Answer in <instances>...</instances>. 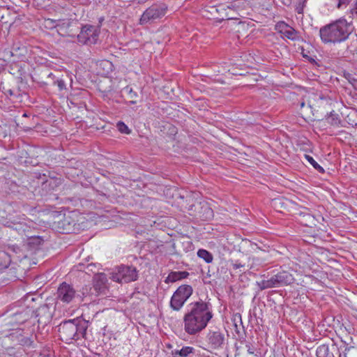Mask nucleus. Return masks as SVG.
I'll use <instances>...</instances> for the list:
<instances>
[{
    "mask_svg": "<svg viewBox=\"0 0 357 357\" xmlns=\"http://www.w3.org/2000/svg\"><path fill=\"white\" fill-rule=\"evenodd\" d=\"M303 218H306L307 220H313V217L311 216L310 214H306L303 215Z\"/></svg>",
    "mask_w": 357,
    "mask_h": 357,
    "instance_id": "nucleus-39",
    "label": "nucleus"
},
{
    "mask_svg": "<svg viewBox=\"0 0 357 357\" xmlns=\"http://www.w3.org/2000/svg\"><path fill=\"white\" fill-rule=\"evenodd\" d=\"M193 291L190 285H181L173 294L170 300V307L173 310L179 311Z\"/></svg>",
    "mask_w": 357,
    "mask_h": 357,
    "instance_id": "nucleus-7",
    "label": "nucleus"
},
{
    "mask_svg": "<svg viewBox=\"0 0 357 357\" xmlns=\"http://www.w3.org/2000/svg\"><path fill=\"white\" fill-rule=\"evenodd\" d=\"M239 1H234L230 3L228 6L220 5L216 8V10L218 13H223V11H225V13L222 16V19L225 17L227 19L236 18V17L233 16L231 12L239 7Z\"/></svg>",
    "mask_w": 357,
    "mask_h": 357,
    "instance_id": "nucleus-16",
    "label": "nucleus"
},
{
    "mask_svg": "<svg viewBox=\"0 0 357 357\" xmlns=\"http://www.w3.org/2000/svg\"><path fill=\"white\" fill-rule=\"evenodd\" d=\"M36 317H38V322L40 324H47L52 318L53 312L51 310V305L44 303L38 307L33 312Z\"/></svg>",
    "mask_w": 357,
    "mask_h": 357,
    "instance_id": "nucleus-13",
    "label": "nucleus"
},
{
    "mask_svg": "<svg viewBox=\"0 0 357 357\" xmlns=\"http://www.w3.org/2000/svg\"><path fill=\"white\" fill-rule=\"evenodd\" d=\"M209 303L199 301L192 303L190 309L184 315V329L189 335H196L204 330L213 317Z\"/></svg>",
    "mask_w": 357,
    "mask_h": 357,
    "instance_id": "nucleus-1",
    "label": "nucleus"
},
{
    "mask_svg": "<svg viewBox=\"0 0 357 357\" xmlns=\"http://www.w3.org/2000/svg\"><path fill=\"white\" fill-rule=\"evenodd\" d=\"M138 271L132 266L121 265L117 269V272L113 273L112 279L119 283H128L137 280Z\"/></svg>",
    "mask_w": 357,
    "mask_h": 357,
    "instance_id": "nucleus-8",
    "label": "nucleus"
},
{
    "mask_svg": "<svg viewBox=\"0 0 357 357\" xmlns=\"http://www.w3.org/2000/svg\"><path fill=\"white\" fill-rule=\"evenodd\" d=\"M173 355H178L181 357H193L195 354V349L192 347H183L181 349L172 351Z\"/></svg>",
    "mask_w": 357,
    "mask_h": 357,
    "instance_id": "nucleus-20",
    "label": "nucleus"
},
{
    "mask_svg": "<svg viewBox=\"0 0 357 357\" xmlns=\"http://www.w3.org/2000/svg\"><path fill=\"white\" fill-rule=\"evenodd\" d=\"M225 335L220 330H210L206 335L208 346L211 349L222 348L225 343Z\"/></svg>",
    "mask_w": 357,
    "mask_h": 357,
    "instance_id": "nucleus-11",
    "label": "nucleus"
},
{
    "mask_svg": "<svg viewBox=\"0 0 357 357\" xmlns=\"http://www.w3.org/2000/svg\"><path fill=\"white\" fill-rule=\"evenodd\" d=\"M90 323L81 318L68 319L61 322L59 326V333L61 340L67 344L73 340H87V329Z\"/></svg>",
    "mask_w": 357,
    "mask_h": 357,
    "instance_id": "nucleus-3",
    "label": "nucleus"
},
{
    "mask_svg": "<svg viewBox=\"0 0 357 357\" xmlns=\"http://www.w3.org/2000/svg\"><path fill=\"white\" fill-rule=\"evenodd\" d=\"M326 121L329 124L336 126H339L341 123L339 114L335 113L334 112H330V114L326 117Z\"/></svg>",
    "mask_w": 357,
    "mask_h": 357,
    "instance_id": "nucleus-26",
    "label": "nucleus"
},
{
    "mask_svg": "<svg viewBox=\"0 0 357 357\" xmlns=\"http://www.w3.org/2000/svg\"><path fill=\"white\" fill-rule=\"evenodd\" d=\"M332 6L340 10L345 8L351 1V0H328Z\"/></svg>",
    "mask_w": 357,
    "mask_h": 357,
    "instance_id": "nucleus-25",
    "label": "nucleus"
},
{
    "mask_svg": "<svg viewBox=\"0 0 357 357\" xmlns=\"http://www.w3.org/2000/svg\"><path fill=\"white\" fill-rule=\"evenodd\" d=\"M64 24H65V23H64V22H63V23H62V24H61L56 23V24H53V26H54L55 28H56V29H57V31L59 33V31H60L61 30H62V29L64 27V26H63Z\"/></svg>",
    "mask_w": 357,
    "mask_h": 357,
    "instance_id": "nucleus-36",
    "label": "nucleus"
},
{
    "mask_svg": "<svg viewBox=\"0 0 357 357\" xmlns=\"http://www.w3.org/2000/svg\"><path fill=\"white\" fill-rule=\"evenodd\" d=\"M80 296L79 291L73 285L66 282L59 284L56 293V302H61L64 305L78 302L77 299H79Z\"/></svg>",
    "mask_w": 357,
    "mask_h": 357,
    "instance_id": "nucleus-5",
    "label": "nucleus"
},
{
    "mask_svg": "<svg viewBox=\"0 0 357 357\" xmlns=\"http://www.w3.org/2000/svg\"><path fill=\"white\" fill-rule=\"evenodd\" d=\"M91 290V288L89 286H85L84 287H82V289L81 291V294H80V298L79 299H77V301L78 302H82L84 301V298L87 297L88 296H89V291Z\"/></svg>",
    "mask_w": 357,
    "mask_h": 357,
    "instance_id": "nucleus-31",
    "label": "nucleus"
},
{
    "mask_svg": "<svg viewBox=\"0 0 357 357\" xmlns=\"http://www.w3.org/2000/svg\"><path fill=\"white\" fill-rule=\"evenodd\" d=\"M123 96L126 97L128 99V102L130 105H134L137 103L136 99L138 97V94L137 92L132 90V88L130 86H126L122 90Z\"/></svg>",
    "mask_w": 357,
    "mask_h": 357,
    "instance_id": "nucleus-19",
    "label": "nucleus"
},
{
    "mask_svg": "<svg viewBox=\"0 0 357 357\" xmlns=\"http://www.w3.org/2000/svg\"><path fill=\"white\" fill-rule=\"evenodd\" d=\"M167 9V6L164 3L153 4L146 9L142 15L139 19V24L145 25L155 22L157 20L165 15Z\"/></svg>",
    "mask_w": 357,
    "mask_h": 357,
    "instance_id": "nucleus-6",
    "label": "nucleus"
},
{
    "mask_svg": "<svg viewBox=\"0 0 357 357\" xmlns=\"http://www.w3.org/2000/svg\"><path fill=\"white\" fill-rule=\"evenodd\" d=\"M51 22H52V24H54V23H56V21H55V20H52V21H51Z\"/></svg>",
    "mask_w": 357,
    "mask_h": 357,
    "instance_id": "nucleus-45",
    "label": "nucleus"
},
{
    "mask_svg": "<svg viewBox=\"0 0 357 357\" xmlns=\"http://www.w3.org/2000/svg\"><path fill=\"white\" fill-rule=\"evenodd\" d=\"M104 63H105V65H107V66H112V63H109V62H108L107 61H104Z\"/></svg>",
    "mask_w": 357,
    "mask_h": 357,
    "instance_id": "nucleus-43",
    "label": "nucleus"
},
{
    "mask_svg": "<svg viewBox=\"0 0 357 357\" xmlns=\"http://www.w3.org/2000/svg\"><path fill=\"white\" fill-rule=\"evenodd\" d=\"M201 211L199 212V217L205 221L211 220L213 217V211L207 204H204L200 206Z\"/></svg>",
    "mask_w": 357,
    "mask_h": 357,
    "instance_id": "nucleus-21",
    "label": "nucleus"
},
{
    "mask_svg": "<svg viewBox=\"0 0 357 357\" xmlns=\"http://www.w3.org/2000/svg\"><path fill=\"white\" fill-rule=\"evenodd\" d=\"M100 26L86 24L82 26L79 33L77 35L79 43L85 45L96 44L99 38Z\"/></svg>",
    "mask_w": 357,
    "mask_h": 357,
    "instance_id": "nucleus-9",
    "label": "nucleus"
},
{
    "mask_svg": "<svg viewBox=\"0 0 357 357\" xmlns=\"http://www.w3.org/2000/svg\"><path fill=\"white\" fill-rule=\"evenodd\" d=\"M22 70H23V68H22V67H20V68H19V72L20 73V78L22 79V75H23V73H21V71H22Z\"/></svg>",
    "mask_w": 357,
    "mask_h": 357,
    "instance_id": "nucleus-41",
    "label": "nucleus"
},
{
    "mask_svg": "<svg viewBox=\"0 0 357 357\" xmlns=\"http://www.w3.org/2000/svg\"><path fill=\"white\" fill-rule=\"evenodd\" d=\"M31 301H35V298H31Z\"/></svg>",
    "mask_w": 357,
    "mask_h": 357,
    "instance_id": "nucleus-46",
    "label": "nucleus"
},
{
    "mask_svg": "<svg viewBox=\"0 0 357 357\" xmlns=\"http://www.w3.org/2000/svg\"><path fill=\"white\" fill-rule=\"evenodd\" d=\"M305 159L309 162V163L319 173H324V169L322 167H321L314 160V158L309 155H305Z\"/></svg>",
    "mask_w": 357,
    "mask_h": 357,
    "instance_id": "nucleus-29",
    "label": "nucleus"
},
{
    "mask_svg": "<svg viewBox=\"0 0 357 357\" xmlns=\"http://www.w3.org/2000/svg\"><path fill=\"white\" fill-rule=\"evenodd\" d=\"M350 13L352 16L356 15L357 17V1L354 3L352 8H351Z\"/></svg>",
    "mask_w": 357,
    "mask_h": 357,
    "instance_id": "nucleus-35",
    "label": "nucleus"
},
{
    "mask_svg": "<svg viewBox=\"0 0 357 357\" xmlns=\"http://www.w3.org/2000/svg\"><path fill=\"white\" fill-rule=\"evenodd\" d=\"M44 242L43 237L39 236H33L27 239V244L31 248L38 249Z\"/></svg>",
    "mask_w": 357,
    "mask_h": 357,
    "instance_id": "nucleus-24",
    "label": "nucleus"
},
{
    "mask_svg": "<svg viewBox=\"0 0 357 357\" xmlns=\"http://www.w3.org/2000/svg\"><path fill=\"white\" fill-rule=\"evenodd\" d=\"M47 78L51 79L52 81V84L53 85H56L59 90L60 91H62L63 90H66V81L62 79V78H58L55 76V75H54L53 73H50L48 76H47Z\"/></svg>",
    "mask_w": 357,
    "mask_h": 357,
    "instance_id": "nucleus-23",
    "label": "nucleus"
},
{
    "mask_svg": "<svg viewBox=\"0 0 357 357\" xmlns=\"http://www.w3.org/2000/svg\"><path fill=\"white\" fill-rule=\"evenodd\" d=\"M189 273L187 271H172L165 278V283H172L178 280L188 278Z\"/></svg>",
    "mask_w": 357,
    "mask_h": 357,
    "instance_id": "nucleus-18",
    "label": "nucleus"
},
{
    "mask_svg": "<svg viewBox=\"0 0 357 357\" xmlns=\"http://www.w3.org/2000/svg\"><path fill=\"white\" fill-rule=\"evenodd\" d=\"M116 128L120 132L123 134H130L131 132L128 126L126 125L123 121H119L116 123Z\"/></svg>",
    "mask_w": 357,
    "mask_h": 357,
    "instance_id": "nucleus-30",
    "label": "nucleus"
},
{
    "mask_svg": "<svg viewBox=\"0 0 357 357\" xmlns=\"http://www.w3.org/2000/svg\"><path fill=\"white\" fill-rule=\"evenodd\" d=\"M34 310L27 307L20 312L14 314L15 321L19 324H23L29 320L33 314Z\"/></svg>",
    "mask_w": 357,
    "mask_h": 357,
    "instance_id": "nucleus-17",
    "label": "nucleus"
},
{
    "mask_svg": "<svg viewBox=\"0 0 357 357\" xmlns=\"http://www.w3.org/2000/svg\"><path fill=\"white\" fill-rule=\"evenodd\" d=\"M296 10L298 13H303V8L301 7H297Z\"/></svg>",
    "mask_w": 357,
    "mask_h": 357,
    "instance_id": "nucleus-40",
    "label": "nucleus"
},
{
    "mask_svg": "<svg viewBox=\"0 0 357 357\" xmlns=\"http://www.w3.org/2000/svg\"><path fill=\"white\" fill-rule=\"evenodd\" d=\"M3 92L7 96H17V92H16L15 90H13V89H5L4 87L3 88Z\"/></svg>",
    "mask_w": 357,
    "mask_h": 357,
    "instance_id": "nucleus-34",
    "label": "nucleus"
},
{
    "mask_svg": "<svg viewBox=\"0 0 357 357\" xmlns=\"http://www.w3.org/2000/svg\"><path fill=\"white\" fill-rule=\"evenodd\" d=\"M242 266H243V265H241V264H234V267L235 268H238L242 267Z\"/></svg>",
    "mask_w": 357,
    "mask_h": 357,
    "instance_id": "nucleus-42",
    "label": "nucleus"
},
{
    "mask_svg": "<svg viewBox=\"0 0 357 357\" xmlns=\"http://www.w3.org/2000/svg\"><path fill=\"white\" fill-rule=\"evenodd\" d=\"M10 264V256L5 252H0V271L3 273L8 269Z\"/></svg>",
    "mask_w": 357,
    "mask_h": 357,
    "instance_id": "nucleus-22",
    "label": "nucleus"
},
{
    "mask_svg": "<svg viewBox=\"0 0 357 357\" xmlns=\"http://www.w3.org/2000/svg\"><path fill=\"white\" fill-rule=\"evenodd\" d=\"M75 225V220L70 215H64L53 223V228L59 233L69 234L73 230Z\"/></svg>",
    "mask_w": 357,
    "mask_h": 357,
    "instance_id": "nucleus-12",
    "label": "nucleus"
},
{
    "mask_svg": "<svg viewBox=\"0 0 357 357\" xmlns=\"http://www.w3.org/2000/svg\"><path fill=\"white\" fill-rule=\"evenodd\" d=\"M305 106V102H301V108H303Z\"/></svg>",
    "mask_w": 357,
    "mask_h": 357,
    "instance_id": "nucleus-44",
    "label": "nucleus"
},
{
    "mask_svg": "<svg viewBox=\"0 0 357 357\" xmlns=\"http://www.w3.org/2000/svg\"><path fill=\"white\" fill-rule=\"evenodd\" d=\"M294 282V278L287 271H281L273 275L268 280H263L257 282V285L261 290L273 287L289 285Z\"/></svg>",
    "mask_w": 357,
    "mask_h": 357,
    "instance_id": "nucleus-4",
    "label": "nucleus"
},
{
    "mask_svg": "<svg viewBox=\"0 0 357 357\" xmlns=\"http://www.w3.org/2000/svg\"><path fill=\"white\" fill-rule=\"evenodd\" d=\"M107 275L103 273H96L93 278V289L96 294H101L107 289Z\"/></svg>",
    "mask_w": 357,
    "mask_h": 357,
    "instance_id": "nucleus-14",
    "label": "nucleus"
},
{
    "mask_svg": "<svg viewBox=\"0 0 357 357\" xmlns=\"http://www.w3.org/2000/svg\"><path fill=\"white\" fill-rule=\"evenodd\" d=\"M246 347H248V351L249 354H254V350L250 347V345H246Z\"/></svg>",
    "mask_w": 357,
    "mask_h": 357,
    "instance_id": "nucleus-37",
    "label": "nucleus"
},
{
    "mask_svg": "<svg viewBox=\"0 0 357 357\" xmlns=\"http://www.w3.org/2000/svg\"><path fill=\"white\" fill-rule=\"evenodd\" d=\"M316 355L317 357H340V348L333 342L324 344L317 348Z\"/></svg>",
    "mask_w": 357,
    "mask_h": 357,
    "instance_id": "nucleus-10",
    "label": "nucleus"
},
{
    "mask_svg": "<svg viewBox=\"0 0 357 357\" xmlns=\"http://www.w3.org/2000/svg\"><path fill=\"white\" fill-rule=\"evenodd\" d=\"M100 264H89L86 266V270L89 272H91L96 274L98 273V271L100 270Z\"/></svg>",
    "mask_w": 357,
    "mask_h": 357,
    "instance_id": "nucleus-32",
    "label": "nucleus"
},
{
    "mask_svg": "<svg viewBox=\"0 0 357 357\" xmlns=\"http://www.w3.org/2000/svg\"><path fill=\"white\" fill-rule=\"evenodd\" d=\"M354 30L351 22L341 17L319 30L321 39L324 43H338L346 40Z\"/></svg>",
    "mask_w": 357,
    "mask_h": 357,
    "instance_id": "nucleus-2",
    "label": "nucleus"
},
{
    "mask_svg": "<svg viewBox=\"0 0 357 357\" xmlns=\"http://www.w3.org/2000/svg\"><path fill=\"white\" fill-rule=\"evenodd\" d=\"M197 256L203 259L206 263H211L213 259V255L204 249H199L197 251Z\"/></svg>",
    "mask_w": 357,
    "mask_h": 357,
    "instance_id": "nucleus-27",
    "label": "nucleus"
},
{
    "mask_svg": "<svg viewBox=\"0 0 357 357\" xmlns=\"http://www.w3.org/2000/svg\"><path fill=\"white\" fill-rule=\"evenodd\" d=\"M280 32L286 38L291 40H298L299 33L287 24L282 22L279 25Z\"/></svg>",
    "mask_w": 357,
    "mask_h": 357,
    "instance_id": "nucleus-15",
    "label": "nucleus"
},
{
    "mask_svg": "<svg viewBox=\"0 0 357 357\" xmlns=\"http://www.w3.org/2000/svg\"><path fill=\"white\" fill-rule=\"evenodd\" d=\"M282 1L284 5H290L291 3V0H282Z\"/></svg>",
    "mask_w": 357,
    "mask_h": 357,
    "instance_id": "nucleus-38",
    "label": "nucleus"
},
{
    "mask_svg": "<svg viewBox=\"0 0 357 357\" xmlns=\"http://www.w3.org/2000/svg\"><path fill=\"white\" fill-rule=\"evenodd\" d=\"M344 76L354 87L357 86V79L352 74L349 73H344Z\"/></svg>",
    "mask_w": 357,
    "mask_h": 357,
    "instance_id": "nucleus-33",
    "label": "nucleus"
},
{
    "mask_svg": "<svg viewBox=\"0 0 357 357\" xmlns=\"http://www.w3.org/2000/svg\"><path fill=\"white\" fill-rule=\"evenodd\" d=\"M343 347L344 348V354L343 356L341 354L340 357H357V347H347L344 344Z\"/></svg>",
    "mask_w": 357,
    "mask_h": 357,
    "instance_id": "nucleus-28",
    "label": "nucleus"
}]
</instances>
